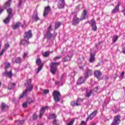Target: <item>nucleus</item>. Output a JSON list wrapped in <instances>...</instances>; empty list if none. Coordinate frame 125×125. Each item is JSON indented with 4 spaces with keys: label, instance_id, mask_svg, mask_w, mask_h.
I'll return each mask as SVG.
<instances>
[{
    "label": "nucleus",
    "instance_id": "f3484780",
    "mask_svg": "<svg viewBox=\"0 0 125 125\" xmlns=\"http://www.w3.org/2000/svg\"><path fill=\"white\" fill-rule=\"evenodd\" d=\"M66 78H67V75H66V73H63L61 76L60 82L63 84V83H65V81L66 80Z\"/></svg>",
    "mask_w": 125,
    "mask_h": 125
},
{
    "label": "nucleus",
    "instance_id": "bb28decb",
    "mask_svg": "<svg viewBox=\"0 0 125 125\" xmlns=\"http://www.w3.org/2000/svg\"><path fill=\"white\" fill-rule=\"evenodd\" d=\"M24 122H25V120H21V121L18 120V121H16L15 125H23V124L24 123Z\"/></svg>",
    "mask_w": 125,
    "mask_h": 125
},
{
    "label": "nucleus",
    "instance_id": "9b49d317",
    "mask_svg": "<svg viewBox=\"0 0 125 125\" xmlns=\"http://www.w3.org/2000/svg\"><path fill=\"white\" fill-rule=\"evenodd\" d=\"M83 102V100L81 99H78L77 101H72L71 102V106H80L81 105V103Z\"/></svg>",
    "mask_w": 125,
    "mask_h": 125
},
{
    "label": "nucleus",
    "instance_id": "dca6fc26",
    "mask_svg": "<svg viewBox=\"0 0 125 125\" xmlns=\"http://www.w3.org/2000/svg\"><path fill=\"white\" fill-rule=\"evenodd\" d=\"M85 80H86V78H85V77L83 76L79 78V79L77 81V84H82V83H83L85 82Z\"/></svg>",
    "mask_w": 125,
    "mask_h": 125
},
{
    "label": "nucleus",
    "instance_id": "49530a36",
    "mask_svg": "<svg viewBox=\"0 0 125 125\" xmlns=\"http://www.w3.org/2000/svg\"><path fill=\"white\" fill-rule=\"evenodd\" d=\"M80 125H86V122L85 121H82Z\"/></svg>",
    "mask_w": 125,
    "mask_h": 125
},
{
    "label": "nucleus",
    "instance_id": "6e6552de",
    "mask_svg": "<svg viewBox=\"0 0 125 125\" xmlns=\"http://www.w3.org/2000/svg\"><path fill=\"white\" fill-rule=\"evenodd\" d=\"M121 123V116L117 115L114 117V120L111 125H119Z\"/></svg>",
    "mask_w": 125,
    "mask_h": 125
},
{
    "label": "nucleus",
    "instance_id": "ea45409f",
    "mask_svg": "<svg viewBox=\"0 0 125 125\" xmlns=\"http://www.w3.org/2000/svg\"><path fill=\"white\" fill-rule=\"evenodd\" d=\"M5 66L6 69H8V68H9V67H10V63L5 62Z\"/></svg>",
    "mask_w": 125,
    "mask_h": 125
},
{
    "label": "nucleus",
    "instance_id": "473e14b6",
    "mask_svg": "<svg viewBox=\"0 0 125 125\" xmlns=\"http://www.w3.org/2000/svg\"><path fill=\"white\" fill-rule=\"evenodd\" d=\"M61 25V22L56 23L55 24V30L58 29L59 27Z\"/></svg>",
    "mask_w": 125,
    "mask_h": 125
},
{
    "label": "nucleus",
    "instance_id": "39448f33",
    "mask_svg": "<svg viewBox=\"0 0 125 125\" xmlns=\"http://www.w3.org/2000/svg\"><path fill=\"white\" fill-rule=\"evenodd\" d=\"M60 65V62H51L50 64V68L51 72L53 75H55L57 71V66Z\"/></svg>",
    "mask_w": 125,
    "mask_h": 125
},
{
    "label": "nucleus",
    "instance_id": "3c124183",
    "mask_svg": "<svg viewBox=\"0 0 125 125\" xmlns=\"http://www.w3.org/2000/svg\"><path fill=\"white\" fill-rule=\"evenodd\" d=\"M3 11V9L1 7H0V14H1V13H2Z\"/></svg>",
    "mask_w": 125,
    "mask_h": 125
},
{
    "label": "nucleus",
    "instance_id": "393cba45",
    "mask_svg": "<svg viewBox=\"0 0 125 125\" xmlns=\"http://www.w3.org/2000/svg\"><path fill=\"white\" fill-rule=\"evenodd\" d=\"M72 55L71 56H67L63 58L64 62H68L69 61H71V59L72 57Z\"/></svg>",
    "mask_w": 125,
    "mask_h": 125
},
{
    "label": "nucleus",
    "instance_id": "864d4df0",
    "mask_svg": "<svg viewBox=\"0 0 125 125\" xmlns=\"http://www.w3.org/2000/svg\"><path fill=\"white\" fill-rule=\"evenodd\" d=\"M27 25H26V24H24V25H21V27H22V28H26V26Z\"/></svg>",
    "mask_w": 125,
    "mask_h": 125
},
{
    "label": "nucleus",
    "instance_id": "bf43d9fd",
    "mask_svg": "<svg viewBox=\"0 0 125 125\" xmlns=\"http://www.w3.org/2000/svg\"><path fill=\"white\" fill-rule=\"evenodd\" d=\"M80 68H81V69H83V67H80Z\"/></svg>",
    "mask_w": 125,
    "mask_h": 125
},
{
    "label": "nucleus",
    "instance_id": "5fc2aeb1",
    "mask_svg": "<svg viewBox=\"0 0 125 125\" xmlns=\"http://www.w3.org/2000/svg\"><path fill=\"white\" fill-rule=\"evenodd\" d=\"M55 83H56V84H59V81H56Z\"/></svg>",
    "mask_w": 125,
    "mask_h": 125
},
{
    "label": "nucleus",
    "instance_id": "8fccbe9b",
    "mask_svg": "<svg viewBox=\"0 0 125 125\" xmlns=\"http://www.w3.org/2000/svg\"><path fill=\"white\" fill-rule=\"evenodd\" d=\"M27 103H28L29 104H31V103H33V101L32 100H29L27 101Z\"/></svg>",
    "mask_w": 125,
    "mask_h": 125
},
{
    "label": "nucleus",
    "instance_id": "4468645a",
    "mask_svg": "<svg viewBox=\"0 0 125 125\" xmlns=\"http://www.w3.org/2000/svg\"><path fill=\"white\" fill-rule=\"evenodd\" d=\"M97 114V110L94 111L92 113L90 114V116L88 117L86 119V121H88V120H92L95 116Z\"/></svg>",
    "mask_w": 125,
    "mask_h": 125
},
{
    "label": "nucleus",
    "instance_id": "4d7b16f0",
    "mask_svg": "<svg viewBox=\"0 0 125 125\" xmlns=\"http://www.w3.org/2000/svg\"><path fill=\"white\" fill-rule=\"evenodd\" d=\"M1 86V82H0V87Z\"/></svg>",
    "mask_w": 125,
    "mask_h": 125
},
{
    "label": "nucleus",
    "instance_id": "a19ab883",
    "mask_svg": "<svg viewBox=\"0 0 125 125\" xmlns=\"http://www.w3.org/2000/svg\"><path fill=\"white\" fill-rule=\"evenodd\" d=\"M38 119V115H37V114L34 113L33 115V120L34 121H36Z\"/></svg>",
    "mask_w": 125,
    "mask_h": 125
},
{
    "label": "nucleus",
    "instance_id": "423d86ee",
    "mask_svg": "<svg viewBox=\"0 0 125 125\" xmlns=\"http://www.w3.org/2000/svg\"><path fill=\"white\" fill-rule=\"evenodd\" d=\"M53 97L55 102H59L61 99V95L60 94V92L56 90L54 91L53 92Z\"/></svg>",
    "mask_w": 125,
    "mask_h": 125
},
{
    "label": "nucleus",
    "instance_id": "a18cd8bd",
    "mask_svg": "<svg viewBox=\"0 0 125 125\" xmlns=\"http://www.w3.org/2000/svg\"><path fill=\"white\" fill-rule=\"evenodd\" d=\"M43 92L45 94H46L47 93H49V90L48 89L44 90Z\"/></svg>",
    "mask_w": 125,
    "mask_h": 125
},
{
    "label": "nucleus",
    "instance_id": "4be33fe9",
    "mask_svg": "<svg viewBox=\"0 0 125 125\" xmlns=\"http://www.w3.org/2000/svg\"><path fill=\"white\" fill-rule=\"evenodd\" d=\"M120 7V3H118L115 7L112 10L111 13L115 14L119 12V8Z\"/></svg>",
    "mask_w": 125,
    "mask_h": 125
},
{
    "label": "nucleus",
    "instance_id": "20e7f679",
    "mask_svg": "<svg viewBox=\"0 0 125 125\" xmlns=\"http://www.w3.org/2000/svg\"><path fill=\"white\" fill-rule=\"evenodd\" d=\"M31 82L32 80L31 79L27 81V83H25V85L27 87V89L21 94L19 97V99L23 98L28 91H32L33 90V84H32Z\"/></svg>",
    "mask_w": 125,
    "mask_h": 125
},
{
    "label": "nucleus",
    "instance_id": "412c9836",
    "mask_svg": "<svg viewBox=\"0 0 125 125\" xmlns=\"http://www.w3.org/2000/svg\"><path fill=\"white\" fill-rule=\"evenodd\" d=\"M32 19L35 20L36 22L40 20V18L38 16V12H35L32 16Z\"/></svg>",
    "mask_w": 125,
    "mask_h": 125
},
{
    "label": "nucleus",
    "instance_id": "0eeeda50",
    "mask_svg": "<svg viewBox=\"0 0 125 125\" xmlns=\"http://www.w3.org/2000/svg\"><path fill=\"white\" fill-rule=\"evenodd\" d=\"M87 23H89V24L91 25L92 30L93 31H96V30H97V26H96V22L95 21V20L93 19L90 21H88L86 22H85V24H86Z\"/></svg>",
    "mask_w": 125,
    "mask_h": 125
},
{
    "label": "nucleus",
    "instance_id": "6e6d98bb",
    "mask_svg": "<svg viewBox=\"0 0 125 125\" xmlns=\"http://www.w3.org/2000/svg\"><path fill=\"white\" fill-rule=\"evenodd\" d=\"M123 12L124 15L125 16V9L123 11Z\"/></svg>",
    "mask_w": 125,
    "mask_h": 125
},
{
    "label": "nucleus",
    "instance_id": "5701e85b",
    "mask_svg": "<svg viewBox=\"0 0 125 125\" xmlns=\"http://www.w3.org/2000/svg\"><path fill=\"white\" fill-rule=\"evenodd\" d=\"M9 46H10L9 43H7L6 44H5V49L2 50L1 52L0 53V56H2V55H3V53L5 52V51H6V49H7L8 47H9Z\"/></svg>",
    "mask_w": 125,
    "mask_h": 125
},
{
    "label": "nucleus",
    "instance_id": "72a5a7b5",
    "mask_svg": "<svg viewBox=\"0 0 125 125\" xmlns=\"http://www.w3.org/2000/svg\"><path fill=\"white\" fill-rule=\"evenodd\" d=\"M49 54H50V53L48 51L42 53V56L44 57H48V56H49Z\"/></svg>",
    "mask_w": 125,
    "mask_h": 125
},
{
    "label": "nucleus",
    "instance_id": "f257e3e1",
    "mask_svg": "<svg viewBox=\"0 0 125 125\" xmlns=\"http://www.w3.org/2000/svg\"><path fill=\"white\" fill-rule=\"evenodd\" d=\"M10 3H11V0H8L7 2H6L3 6L4 8L7 9V12L8 13V16L7 18L3 21L5 24H7L9 23L10 20L13 17V14L12 13L13 10L10 7Z\"/></svg>",
    "mask_w": 125,
    "mask_h": 125
},
{
    "label": "nucleus",
    "instance_id": "f03ea898",
    "mask_svg": "<svg viewBox=\"0 0 125 125\" xmlns=\"http://www.w3.org/2000/svg\"><path fill=\"white\" fill-rule=\"evenodd\" d=\"M86 17H87V12L84 10L81 18L77 17V15H75V17H73L72 20V25H73V26H77V25H79V24H80V22H81V21H83L84 19H85Z\"/></svg>",
    "mask_w": 125,
    "mask_h": 125
},
{
    "label": "nucleus",
    "instance_id": "a878e982",
    "mask_svg": "<svg viewBox=\"0 0 125 125\" xmlns=\"http://www.w3.org/2000/svg\"><path fill=\"white\" fill-rule=\"evenodd\" d=\"M92 94H93V90H90L89 92H86L85 96L88 98Z\"/></svg>",
    "mask_w": 125,
    "mask_h": 125
},
{
    "label": "nucleus",
    "instance_id": "9d476101",
    "mask_svg": "<svg viewBox=\"0 0 125 125\" xmlns=\"http://www.w3.org/2000/svg\"><path fill=\"white\" fill-rule=\"evenodd\" d=\"M93 73V72L92 70H91V69H90L88 68H86V69L85 71V73L84 74V77L86 79H87V78H88L90 76H91L92 75Z\"/></svg>",
    "mask_w": 125,
    "mask_h": 125
},
{
    "label": "nucleus",
    "instance_id": "e433bc0d",
    "mask_svg": "<svg viewBox=\"0 0 125 125\" xmlns=\"http://www.w3.org/2000/svg\"><path fill=\"white\" fill-rule=\"evenodd\" d=\"M7 106L5 105V104L2 103V106H1V109L2 111H4L5 110V108H6Z\"/></svg>",
    "mask_w": 125,
    "mask_h": 125
},
{
    "label": "nucleus",
    "instance_id": "13d9d810",
    "mask_svg": "<svg viewBox=\"0 0 125 125\" xmlns=\"http://www.w3.org/2000/svg\"><path fill=\"white\" fill-rule=\"evenodd\" d=\"M1 47V45L0 44V50Z\"/></svg>",
    "mask_w": 125,
    "mask_h": 125
},
{
    "label": "nucleus",
    "instance_id": "c03bdc74",
    "mask_svg": "<svg viewBox=\"0 0 125 125\" xmlns=\"http://www.w3.org/2000/svg\"><path fill=\"white\" fill-rule=\"evenodd\" d=\"M27 55H28V53H24L22 57L23 58V59H25V58H26V57H27Z\"/></svg>",
    "mask_w": 125,
    "mask_h": 125
},
{
    "label": "nucleus",
    "instance_id": "f704fd0d",
    "mask_svg": "<svg viewBox=\"0 0 125 125\" xmlns=\"http://www.w3.org/2000/svg\"><path fill=\"white\" fill-rule=\"evenodd\" d=\"M50 118L53 119V120H56V115L55 114H51L50 115Z\"/></svg>",
    "mask_w": 125,
    "mask_h": 125
},
{
    "label": "nucleus",
    "instance_id": "1a4fd4ad",
    "mask_svg": "<svg viewBox=\"0 0 125 125\" xmlns=\"http://www.w3.org/2000/svg\"><path fill=\"white\" fill-rule=\"evenodd\" d=\"M36 64L38 65V66H40L37 70V73H39L41 71H42V66H43V64L42 63L41 59H38L37 60Z\"/></svg>",
    "mask_w": 125,
    "mask_h": 125
},
{
    "label": "nucleus",
    "instance_id": "de8ad7c7",
    "mask_svg": "<svg viewBox=\"0 0 125 125\" xmlns=\"http://www.w3.org/2000/svg\"><path fill=\"white\" fill-rule=\"evenodd\" d=\"M98 88H99V87H97L96 88H95V89H94L93 91V94L94 93V91H95V92H97V90H98Z\"/></svg>",
    "mask_w": 125,
    "mask_h": 125
},
{
    "label": "nucleus",
    "instance_id": "79ce46f5",
    "mask_svg": "<svg viewBox=\"0 0 125 125\" xmlns=\"http://www.w3.org/2000/svg\"><path fill=\"white\" fill-rule=\"evenodd\" d=\"M75 122V120H72L70 121V122L68 123L67 125H74V123Z\"/></svg>",
    "mask_w": 125,
    "mask_h": 125
},
{
    "label": "nucleus",
    "instance_id": "052dcab7",
    "mask_svg": "<svg viewBox=\"0 0 125 125\" xmlns=\"http://www.w3.org/2000/svg\"><path fill=\"white\" fill-rule=\"evenodd\" d=\"M96 124H92V125H95Z\"/></svg>",
    "mask_w": 125,
    "mask_h": 125
},
{
    "label": "nucleus",
    "instance_id": "aec40b11",
    "mask_svg": "<svg viewBox=\"0 0 125 125\" xmlns=\"http://www.w3.org/2000/svg\"><path fill=\"white\" fill-rule=\"evenodd\" d=\"M45 109H48V106H45L44 107H42L40 110L39 116V118L40 119L42 118V117L43 114H44V111H45Z\"/></svg>",
    "mask_w": 125,
    "mask_h": 125
},
{
    "label": "nucleus",
    "instance_id": "7c9ffc66",
    "mask_svg": "<svg viewBox=\"0 0 125 125\" xmlns=\"http://www.w3.org/2000/svg\"><path fill=\"white\" fill-rule=\"evenodd\" d=\"M118 39H119V37L117 35H114L112 38L113 42H116L118 41Z\"/></svg>",
    "mask_w": 125,
    "mask_h": 125
},
{
    "label": "nucleus",
    "instance_id": "6ab92c4d",
    "mask_svg": "<svg viewBox=\"0 0 125 125\" xmlns=\"http://www.w3.org/2000/svg\"><path fill=\"white\" fill-rule=\"evenodd\" d=\"M90 54L89 62L90 63H93L95 61V54L90 53Z\"/></svg>",
    "mask_w": 125,
    "mask_h": 125
},
{
    "label": "nucleus",
    "instance_id": "09e8293b",
    "mask_svg": "<svg viewBox=\"0 0 125 125\" xmlns=\"http://www.w3.org/2000/svg\"><path fill=\"white\" fill-rule=\"evenodd\" d=\"M22 107H23V108H26V107H27V103H23L22 104Z\"/></svg>",
    "mask_w": 125,
    "mask_h": 125
},
{
    "label": "nucleus",
    "instance_id": "37998d69",
    "mask_svg": "<svg viewBox=\"0 0 125 125\" xmlns=\"http://www.w3.org/2000/svg\"><path fill=\"white\" fill-rule=\"evenodd\" d=\"M22 0H19V3L18 4V7H21V5L22 4Z\"/></svg>",
    "mask_w": 125,
    "mask_h": 125
},
{
    "label": "nucleus",
    "instance_id": "c85d7f7f",
    "mask_svg": "<svg viewBox=\"0 0 125 125\" xmlns=\"http://www.w3.org/2000/svg\"><path fill=\"white\" fill-rule=\"evenodd\" d=\"M20 25H21V23H20V22H17L13 26V28L14 29V30H16V29L19 28Z\"/></svg>",
    "mask_w": 125,
    "mask_h": 125
},
{
    "label": "nucleus",
    "instance_id": "c9c22d12",
    "mask_svg": "<svg viewBox=\"0 0 125 125\" xmlns=\"http://www.w3.org/2000/svg\"><path fill=\"white\" fill-rule=\"evenodd\" d=\"M52 24H50L49 26L48 27L47 30L46 32L48 33H50V32H51V31H52Z\"/></svg>",
    "mask_w": 125,
    "mask_h": 125
},
{
    "label": "nucleus",
    "instance_id": "ddd939ff",
    "mask_svg": "<svg viewBox=\"0 0 125 125\" xmlns=\"http://www.w3.org/2000/svg\"><path fill=\"white\" fill-rule=\"evenodd\" d=\"M95 77L97 78L98 80H102V78H100L102 73L99 70H96L94 72Z\"/></svg>",
    "mask_w": 125,
    "mask_h": 125
},
{
    "label": "nucleus",
    "instance_id": "2eb2a0df",
    "mask_svg": "<svg viewBox=\"0 0 125 125\" xmlns=\"http://www.w3.org/2000/svg\"><path fill=\"white\" fill-rule=\"evenodd\" d=\"M58 6L60 9L64 8V7H65V0H60Z\"/></svg>",
    "mask_w": 125,
    "mask_h": 125
},
{
    "label": "nucleus",
    "instance_id": "603ef678",
    "mask_svg": "<svg viewBox=\"0 0 125 125\" xmlns=\"http://www.w3.org/2000/svg\"><path fill=\"white\" fill-rule=\"evenodd\" d=\"M124 76H125V71L122 72V74L121 75V77L122 78H123V77H124Z\"/></svg>",
    "mask_w": 125,
    "mask_h": 125
},
{
    "label": "nucleus",
    "instance_id": "b1692460",
    "mask_svg": "<svg viewBox=\"0 0 125 125\" xmlns=\"http://www.w3.org/2000/svg\"><path fill=\"white\" fill-rule=\"evenodd\" d=\"M83 7V5L80 4L77 6L75 8V12L74 13V14H75V15H77V12H79V11H80V10H81V9H82Z\"/></svg>",
    "mask_w": 125,
    "mask_h": 125
},
{
    "label": "nucleus",
    "instance_id": "2f4dec72",
    "mask_svg": "<svg viewBox=\"0 0 125 125\" xmlns=\"http://www.w3.org/2000/svg\"><path fill=\"white\" fill-rule=\"evenodd\" d=\"M21 62V58L20 57H18L15 60V62L17 63V64H20Z\"/></svg>",
    "mask_w": 125,
    "mask_h": 125
},
{
    "label": "nucleus",
    "instance_id": "a211bd4d",
    "mask_svg": "<svg viewBox=\"0 0 125 125\" xmlns=\"http://www.w3.org/2000/svg\"><path fill=\"white\" fill-rule=\"evenodd\" d=\"M49 11H50V7L49 6L45 7L43 13V17H46V15L48 14Z\"/></svg>",
    "mask_w": 125,
    "mask_h": 125
},
{
    "label": "nucleus",
    "instance_id": "cd10ccee",
    "mask_svg": "<svg viewBox=\"0 0 125 125\" xmlns=\"http://www.w3.org/2000/svg\"><path fill=\"white\" fill-rule=\"evenodd\" d=\"M15 85H16L15 83H10L8 86L9 89H13V88L15 87Z\"/></svg>",
    "mask_w": 125,
    "mask_h": 125
},
{
    "label": "nucleus",
    "instance_id": "7ed1b4c3",
    "mask_svg": "<svg viewBox=\"0 0 125 125\" xmlns=\"http://www.w3.org/2000/svg\"><path fill=\"white\" fill-rule=\"evenodd\" d=\"M33 37V34H32V31L28 30V32H26L24 33L23 40H21V43L24 46H27L28 44H30V42H29V40Z\"/></svg>",
    "mask_w": 125,
    "mask_h": 125
},
{
    "label": "nucleus",
    "instance_id": "f8f14e48",
    "mask_svg": "<svg viewBox=\"0 0 125 125\" xmlns=\"http://www.w3.org/2000/svg\"><path fill=\"white\" fill-rule=\"evenodd\" d=\"M3 75L5 77H8V78H12V77H13V73H12V71H11L7 72V71L6 70L3 72Z\"/></svg>",
    "mask_w": 125,
    "mask_h": 125
},
{
    "label": "nucleus",
    "instance_id": "4c0bfd02",
    "mask_svg": "<svg viewBox=\"0 0 125 125\" xmlns=\"http://www.w3.org/2000/svg\"><path fill=\"white\" fill-rule=\"evenodd\" d=\"M53 125H59V122L58 121V120H57V119H55L53 121Z\"/></svg>",
    "mask_w": 125,
    "mask_h": 125
},
{
    "label": "nucleus",
    "instance_id": "c756f323",
    "mask_svg": "<svg viewBox=\"0 0 125 125\" xmlns=\"http://www.w3.org/2000/svg\"><path fill=\"white\" fill-rule=\"evenodd\" d=\"M46 36L47 40H50L52 38V34L50 32H46Z\"/></svg>",
    "mask_w": 125,
    "mask_h": 125
},
{
    "label": "nucleus",
    "instance_id": "58836bf2",
    "mask_svg": "<svg viewBox=\"0 0 125 125\" xmlns=\"http://www.w3.org/2000/svg\"><path fill=\"white\" fill-rule=\"evenodd\" d=\"M62 57L61 56H57L54 58L53 60L54 61H57V60L60 59Z\"/></svg>",
    "mask_w": 125,
    "mask_h": 125
}]
</instances>
